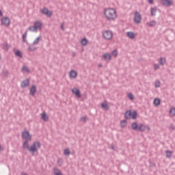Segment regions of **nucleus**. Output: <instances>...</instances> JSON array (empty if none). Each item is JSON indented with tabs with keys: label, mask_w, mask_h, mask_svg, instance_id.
<instances>
[{
	"label": "nucleus",
	"mask_w": 175,
	"mask_h": 175,
	"mask_svg": "<svg viewBox=\"0 0 175 175\" xmlns=\"http://www.w3.org/2000/svg\"><path fill=\"white\" fill-rule=\"evenodd\" d=\"M104 14L107 20H116L117 18V12L114 8L105 9Z\"/></svg>",
	"instance_id": "nucleus-1"
},
{
	"label": "nucleus",
	"mask_w": 175,
	"mask_h": 175,
	"mask_svg": "<svg viewBox=\"0 0 175 175\" xmlns=\"http://www.w3.org/2000/svg\"><path fill=\"white\" fill-rule=\"evenodd\" d=\"M41 144L40 142H34L29 148H28L29 152H31L32 154H35V152H38V150L40 148Z\"/></svg>",
	"instance_id": "nucleus-2"
},
{
	"label": "nucleus",
	"mask_w": 175,
	"mask_h": 175,
	"mask_svg": "<svg viewBox=\"0 0 175 175\" xmlns=\"http://www.w3.org/2000/svg\"><path fill=\"white\" fill-rule=\"evenodd\" d=\"M22 139H25V140L31 141L32 140V135L29 134V131H25L22 132Z\"/></svg>",
	"instance_id": "nucleus-3"
},
{
	"label": "nucleus",
	"mask_w": 175,
	"mask_h": 175,
	"mask_svg": "<svg viewBox=\"0 0 175 175\" xmlns=\"http://www.w3.org/2000/svg\"><path fill=\"white\" fill-rule=\"evenodd\" d=\"M134 21L135 24H140L142 23V15L137 11L135 12Z\"/></svg>",
	"instance_id": "nucleus-4"
},
{
	"label": "nucleus",
	"mask_w": 175,
	"mask_h": 175,
	"mask_svg": "<svg viewBox=\"0 0 175 175\" xmlns=\"http://www.w3.org/2000/svg\"><path fill=\"white\" fill-rule=\"evenodd\" d=\"M103 38L107 40H110V39L113 38V33L111 32V31L107 30L103 32Z\"/></svg>",
	"instance_id": "nucleus-5"
},
{
	"label": "nucleus",
	"mask_w": 175,
	"mask_h": 175,
	"mask_svg": "<svg viewBox=\"0 0 175 175\" xmlns=\"http://www.w3.org/2000/svg\"><path fill=\"white\" fill-rule=\"evenodd\" d=\"M1 21V24L5 27H9V25H10V18L8 16L2 18Z\"/></svg>",
	"instance_id": "nucleus-6"
},
{
	"label": "nucleus",
	"mask_w": 175,
	"mask_h": 175,
	"mask_svg": "<svg viewBox=\"0 0 175 175\" xmlns=\"http://www.w3.org/2000/svg\"><path fill=\"white\" fill-rule=\"evenodd\" d=\"M41 12L42 13V14H45V16H47V17H51V16H53V12L49 10L46 8H44L41 10Z\"/></svg>",
	"instance_id": "nucleus-7"
},
{
	"label": "nucleus",
	"mask_w": 175,
	"mask_h": 175,
	"mask_svg": "<svg viewBox=\"0 0 175 175\" xmlns=\"http://www.w3.org/2000/svg\"><path fill=\"white\" fill-rule=\"evenodd\" d=\"M163 6H172L173 1L172 0H160Z\"/></svg>",
	"instance_id": "nucleus-8"
},
{
	"label": "nucleus",
	"mask_w": 175,
	"mask_h": 175,
	"mask_svg": "<svg viewBox=\"0 0 175 175\" xmlns=\"http://www.w3.org/2000/svg\"><path fill=\"white\" fill-rule=\"evenodd\" d=\"M36 92H37L36 85H31L30 88V94L31 95V96H35V95H36Z\"/></svg>",
	"instance_id": "nucleus-9"
},
{
	"label": "nucleus",
	"mask_w": 175,
	"mask_h": 175,
	"mask_svg": "<svg viewBox=\"0 0 175 175\" xmlns=\"http://www.w3.org/2000/svg\"><path fill=\"white\" fill-rule=\"evenodd\" d=\"M72 94H75L77 98H81V93L80 92V90L77 88H74L72 90Z\"/></svg>",
	"instance_id": "nucleus-10"
},
{
	"label": "nucleus",
	"mask_w": 175,
	"mask_h": 175,
	"mask_svg": "<svg viewBox=\"0 0 175 175\" xmlns=\"http://www.w3.org/2000/svg\"><path fill=\"white\" fill-rule=\"evenodd\" d=\"M131 118H132V111H131V110H127L124 113V118H126V120H131Z\"/></svg>",
	"instance_id": "nucleus-11"
},
{
	"label": "nucleus",
	"mask_w": 175,
	"mask_h": 175,
	"mask_svg": "<svg viewBox=\"0 0 175 175\" xmlns=\"http://www.w3.org/2000/svg\"><path fill=\"white\" fill-rule=\"evenodd\" d=\"M28 85H29V79H25L21 83L22 88H25V87H28Z\"/></svg>",
	"instance_id": "nucleus-12"
},
{
	"label": "nucleus",
	"mask_w": 175,
	"mask_h": 175,
	"mask_svg": "<svg viewBox=\"0 0 175 175\" xmlns=\"http://www.w3.org/2000/svg\"><path fill=\"white\" fill-rule=\"evenodd\" d=\"M131 128L133 131H139V124L137 122H134L131 124Z\"/></svg>",
	"instance_id": "nucleus-13"
},
{
	"label": "nucleus",
	"mask_w": 175,
	"mask_h": 175,
	"mask_svg": "<svg viewBox=\"0 0 175 175\" xmlns=\"http://www.w3.org/2000/svg\"><path fill=\"white\" fill-rule=\"evenodd\" d=\"M70 77L71 79H76V77H77V72H76L75 70H72L70 72Z\"/></svg>",
	"instance_id": "nucleus-14"
},
{
	"label": "nucleus",
	"mask_w": 175,
	"mask_h": 175,
	"mask_svg": "<svg viewBox=\"0 0 175 175\" xmlns=\"http://www.w3.org/2000/svg\"><path fill=\"white\" fill-rule=\"evenodd\" d=\"M146 129H147V126L144 125V124H139L138 131H139V132H144Z\"/></svg>",
	"instance_id": "nucleus-15"
},
{
	"label": "nucleus",
	"mask_w": 175,
	"mask_h": 175,
	"mask_svg": "<svg viewBox=\"0 0 175 175\" xmlns=\"http://www.w3.org/2000/svg\"><path fill=\"white\" fill-rule=\"evenodd\" d=\"M157 10H158V8L154 7L150 9V16H154L157 14Z\"/></svg>",
	"instance_id": "nucleus-16"
},
{
	"label": "nucleus",
	"mask_w": 175,
	"mask_h": 175,
	"mask_svg": "<svg viewBox=\"0 0 175 175\" xmlns=\"http://www.w3.org/2000/svg\"><path fill=\"white\" fill-rule=\"evenodd\" d=\"M14 52L15 53V55L16 57H19V58H23V53H21V51L14 49Z\"/></svg>",
	"instance_id": "nucleus-17"
},
{
	"label": "nucleus",
	"mask_w": 175,
	"mask_h": 175,
	"mask_svg": "<svg viewBox=\"0 0 175 175\" xmlns=\"http://www.w3.org/2000/svg\"><path fill=\"white\" fill-rule=\"evenodd\" d=\"M34 26L36 27V29L37 30L42 29V22H40V21H36L34 23Z\"/></svg>",
	"instance_id": "nucleus-18"
},
{
	"label": "nucleus",
	"mask_w": 175,
	"mask_h": 175,
	"mask_svg": "<svg viewBox=\"0 0 175 175\" xmlns=\"http://www.w3.org/2000/svg\"><path fill=\"white\" fill-rule=\"evenodd\" d=\"M126 33L128 38H130V39H135L136 38V34L132 31H128Z\"/></svg>",
	"instance_id": "nucleus-19"
},
{
	"label": "nucleus",
	"mask_w": 175,
	"mask_h": 175,
	"mask_svg": "<svg viewBox=\"0 0 175 175\" xmlns=\"http://www.w3.org/2000/svg\"><path fill=\"white\" fill-rule=\"evenodd\" d=\"M41 118L43 121H49V116L46 112H43L41 115Z\"/></svg>",
	"instance_id": "nucleus-20"
},
{
	"label": "nucleus",
	"mask_w": 175,
	"mask_h": 175,
	"mask_svg": "<svg viewBox=\"0 0 175 175\" xmlns=\"http://www.w3.org/2000/svg\"><path fill=\"white\" fill-rule=\"evenodd\" d=\"M159 65H162V66L165 65V64H166V59H165V58L163 57H160L159 59Z\"/></svg>",
	"instance_id": "nucleus-21"
},
{
	"label": "nucleus",
	"mask_w": 175,
	"mask_h": 175,
	"mask_svg": "<svg viewBox=\"0 0 175 175\" xmlns=\"http://www.w3.org/2000/svg\"><path fill=\"white\" fill-rule=\"evenodd\" d=\"M28 142H29V141L25 140V142L23 144V148L27 149V150H28V148H29V144H28Z\"/></svg>",
	"instance_id": "nucleus-22"
},
{
	"label": "nucleus",
	"mask_w": 175,
	"mask_h": 175,
	"mask_svg": "<svg viewBox=\"0 0 175 175\" xmlns=\"http://www.w3.org/2000/svg\"><path fill=\"white\" fill-rule=\"evenodd\" d=\"M153 103H154V106H159V105H161V99L154 98Z\"/></svg>",
	"instance_id": "nucleus-23"
},
{
	"label": "nucleus",
	"mask_w": 175,
	"mask_h": 175,
	"mask_svg": "<svg viewBox=\"0 0 175 175\" xmlns=\"http://www.w3.org/2000/svg\"><path fill=\"white\" fill-rule=\"evenodd\" d=\"M81 44L82 46H87V44H88V40H87V38H83L81 40Z\"/></svg>",
	"instance_id": "nucleus-24"
},
{
	"label": "nucleus",
	"mask_w": 175,
	"mask_h": 175,
	"mask_svg": "<svg viewBox=\"0 0 175 175\" xmlns=\"http://www.w3.org/2000/svg\"><path fill=\"white\" fill-rule=\"evenodd\" d=\"M131 118L133 120H136V118H137V111H134L133 113H131Z\"/></svg>",
	"instance_id": "nucleus-25"
},
{
	"label": "nucleus",
	"mask_w": 175,
	"mask_h": 175,
	"mask_svg": "<svg viewBox=\"0 0 175 175\" xmlns=\"http://www.w3.org/2000/svg\"><path fill=\"white\" fill-rule=\"evenodd\" d=\"M54 174L55 175H62V172L58 168H54Z\"/></svg>",
	"instance_id": "nucleus-26"
},
{
	"label": "nucleus",
	"mask_w": 175,
	"mask_h": 175,
	"mask_svg": "<svg viewBox=\"0 0 175 175\" xmlns=\"http://www.w3.org/2000/svg\"><path fill=\"white\" fill-rule=\"evenodd\" d=\"M29 31H31V32H38V29H36V27H35V25L33 26H30L29 27Z\"/></svg>",
	"instance_id": "nucleus-27"
},
{
	"label": "nucleus",
	"mask_w": 175,
	"mask_h": 175,
	"mask_svg": "<svg viewBox=\"0 0 175 175\" xmlns=\"http://www.w3.org/2000/svg\"><path fill=\"white\" fill-rule=\"evenodd\" d=\"M104 59H108V61H110L111 59V55H110L109 53H105L103 55Z\"/></svg>",
	"instance_id": "nucleus-28"
},
{
	"label": "nucleus",
	"mask_w": 175,
	"mask_h": 175,
	"mask_svg": "<svg viewBox=\"0 0 175 175\" xmlns=\"http://www.w3.org/2000/svg\"><path fill=\"white\" fill-rule=\"evenodd\" d=\"M120 125H121L122 128H125V126H126V125H127L126 120H121Z\"/></svg>",
	"instance_id": "nucleus-29"
},
{
	"label": "nucleus",
	"mask_w": 175,
	"mask_h": 175,
	"mask_svg": "<svg viewBox=\"0 0 175 175\" xmlns=\"http://www.w3.org/2000/svg\"><path fill=\"white\" fill-rule=\"evenodd\" d=\"M148 25H149V27H155L157 25V21H150L148 23Z\"/></svg>",
	"instance_id": "nucleus-30"
},
{
	"label": "nucleus",
	"mask_w": 175,
	"mask_h": 175,
	"mask_svg": "<svg viewBox=\"0 0 175 175\" xmlns=\"http://www.w3.org/2000/svg\"><path fill=\"white\" fill-rule=\"evenodd\" d=\"M27 31H26L22 36L23 42H24L25 43H27V40H25V38H27Z\"/></svg>",
	"instance_id": "nucleus-31"
},
{
	"label": "nucleus",
	"mask_w": 175,
	"mask_h": 175,
	"mask_svg": "<svg viewBox=\"0 0 175 175\" xmlns=\"http://www.w3.org/2000/svg\"><path fill=\"white\" fill-rule=\"evenodd\" d=\"M165 154L167 158H170L172 157V154H173V152H172V150H166Z\"/></svg>",
	"instance_id": "nucleus-32"
},
{
	"label": "nucleus",
	"mask_w": 175,
	"mask_h": 175,
	"mask_svg": "<svg viewBox=\"0 0 175 175\" xmlns=\"http://www.w3.org/2000/svg\"><path fill=\"white\" fill-rule=\"evenodd\" d=\"M170 114H171V116H175V108L172 107L170 109Z\"/></svg>",
	"instance_id": "nucleus-33"
},
{
	"label": "nucleus",
	"mask_w": 175,
	"mask_h": 175,
	"mask_svg": "<svg viewBox=\"0 0 175 175\" xmlns=\"http://www.w3.org/2000/svg\"><path fill=\"white\" fill-rule=\"evenodd\" d=\"M64 154L65 155H70V150H69V148L65 149Z\"/></svg>",
	"instance_id": "nucleus-34"
},
{
	"label": "nucleus",
	"mask_w": 175,
	"mask_h": 175,
	"mask_svg": "<svg viewBox=\"0 0 175 175\" xmlns=\"http://www.w3.org/2000/svg\"><path fill=\"white\" fill-rule=\"evenodd\" d=\"M39 40H40V36H38L33 42V44H38Z\"/></svg>",
	"instance_id": "nucleus-35"
},
{
	"label": "nucleus",
	"mask_w": 175,
	"mask_h": 175,
	"mask_svg": "<svg viewBox=\"0 0 175 175\" xmlns=\"http://www.w3.org/2000/svg\"><path fill=\"white\" fill-rule=\"evenodd\" d=\"M111 55H113V57H117L118 55V52L117 50L112 51Z\"/></svg>",
	"instance_id": "nucleus-36"
},
{
	"label": "nucleus",
	"mask_w": 175,
	"mask_h": 175,
	"mask_svg": "<svg viewBox=\"0 0 175 175\" xmlns=\"http://www.w3.org/2000/svg\"><path fill=\"white\" fill-rule=\"evenodd\" d=\"M22 70H24L25 72H27V73H29V72H31V71L29 70V68H28V67L26 66H24L23 67Z\"/></svg>",
	"instance_id": "nucleus-37"
},
{
	"label": "nucleus",
	"mask_w": 175,
	"mask_h": 175,
	"mask_svg": "<svg viewBox=\"0 0 175 175\" xmlns=\"http://www.w3.org/2000/svg\"><path fill=\"white\" fill-rule=\"evenodd\" d=\"M129 99H131V100H133V99H135V96H133V94L129 93Z\"/></svg>",
	"instance_id": "nucleus-38"
},
{
	"label": "nucleus",
	"mask_w": 175,
	"mask_h": 175,
	"mask_svg": "<svg viewBox=\"0 0 175 175\" xmlns=\"http://www.w3.org/2000/svg\"><path fill=\"white\" fill-rule=\"evenodd\" d=\"M155 87H156V88L161 87V82L159 81H157L155 82Z\"/></svg>",
	"instance_id": "nucleus-39"
},
{
	"label": "nucleus",
	"mask_w": 175,
	"mask_h": 175,
	"mask_svg": "<svg viewBox=\"0 0 175 175\" xmlns=\"http://www.w3.org/2000/svg\"><path fill=\"white\" fill-rule=\"evenodd\" d=\"M159 68H160L159 64H155L154 65V70H158V69H159Z\"/></svg>",
	"instance_id": "nucleus-40"
},
{
	"label": "nucleus",
	"mask_w": 175,
	"mask_h": 175,
	"mask_svg": "<svg viewBox=\"0 0 175 175\" xmlns=\"http://www.w3.org/2000/svg\"><path fill=\"white\" fill-rule=\"evenodd\" d=\"M81 121H82V122H85L87 121V116L81 118Z\"/></svg>",
	"instance_id": "nucleus-41"
},
{
	"label": "nucleus",
	"mask_w": 175,
	"mask_h": 175,
	"mask_svg": "<svg viewBox=\"0 0 175 175\" xmlns=\"http://www.w3.org/2000/svg\"><path fill=\"white\" fill-rule=\"evenodd\" d=\"M28 50H29L30 51H35L36 50V47L29 46Z\"/></svg>",
	"instance_id": "nucleus-42"
},
{
	"label": "nucleus",
	"mask_w": 175,
	"mask_h": 175,
	"mask_svg": "<svg viewBox=\"0 0 175 175\" xmlns=\"http://www.w3.org/2000/svg\"><path fill=\"white\" fill-rule=\"evenodd\" d=\"M101 107H102L103 109H107L108 105H107V104L102 103V104H101Z\"/></svg>",
	"instance_id": "nucleus-43"
},
{
	"label": "nucleus",
	"mask_w": 175,
	"mask_h": 175,
	"mask_svg": "<svg viewBox=\"0 0 175 175\" xmlns=\"http://www.w3.org/2000/svg\"><path fill=\"white\" fill-rule=\"evenodd\" d=\"M57 163H58L59 166H62V160L59 159L57 160Z\"/></svg>",
	"instance_id": "nucleus-44"
},
{
	"label": "nucleus",
	"mask_w": 175,
	"mask_h": 175,
	"mask_svg": "<svg viewBox=\"0 0 175 175\" xmlns=\"http://www.w3.org/2000/svg\"><path fill=\"white\" fill-rule=\"evenodd\" d=\"M5 49H7V50H8V49H10V45H9V44H5Z\"/></svg>",
	"instance_id": "nucleus-45"
},
{
	"label": "nucleus",
	"mask_w": 175,
	"mask_h": 175,
	"mask_svg": "<svg viewBox=\"0 0 175 175\" xmlns=\"http://www.w3.org/2000/svg\"><path fill=\"white\" fill-rule=\"evenodd\" d=\"M3 75H4V76H8V75L9 74V72L8 71H3Z\"/></svg>",
	"instance_id": "nucleus-46"
},
{
	"label": "nucleus",
	"mask_w": 175,
	"mask_h": 175,
	"mask_svg": "<svg viewBox=\"0 0 175 175\" xmlns=\"http://www.w3.org/2000/svg\"><path fill=\"white\" fill-rule=\"evenodd\" d=\"M77 53L76 52H72V57H76Z\"/></svg>",
	"instance_id": "nucleus-47"
},
{
	"label": "nucleus",
	"mask_w": 175,
	"mask_h": 175,
	"mask_svg": "<svg viewBox=\"0 0 175 175\" xmlns=\"http://www.w3.org/2000/svg\"><path fill=\"white\" fill-rule=\"evenodd\" d=\"M148 2H149V3L152 5V3H154V0H148Z\"/></svg>",
	"instance_id": "nucleus-48"
},
{
	"label": "nucleus",
	"mask_w": 175,
	"mask_h": 175,
	"mask_svg": "<svg viewBox=\"0 0 175 175\" xmlns=\"http://www.w3.org/2000/svg\"><path fill=\"white\" fill-rule=\"evenodd\" d=\"M3 13L2 12V11L0 10V17H3Z\"/></svg>",
	"instance_id": "nucleus-49"
},
{
	"label": "nucleus",
	"mask_w": 175,
	"mask_h": 175,
	"mask_svg": "<svg viewBox=\"0 0 175 175\" xmlns=\"http://www.w3.org/2000/svg\"><path fill=\"white\" fill-rule=\"evenodd\" d=\"M109 148H111V150H114V146L113 145H111Z\"/></svg>",
	"instance_id": "nucleus-50"
},
{
	"label": "nucleus",
	"mask_w": 175,
	"mask_h": 175,
	"mask_svg": "<svg viewBox=\"0 0 175 175\" xmlns=\"http://www.w3.org/2000/svg\"><path fill=\"white\" fill-rule=\"evenodd\" d=\"M61 28H62V31H64V25H61Z\"/></svg>",
	"instance_id": "nucleus-51"
},
{
	"label": "nucleus",
	"mask_w": 175,
	"mask_h": 175,
	"mask_svg": "<svg viewBox=\"0 0 175 175\" xmlns=\"http://www.w3.org/2000/svg\"><path fill=\"white\" fill-rule=\"evenodd\" d=\"M146 129H148V131H150V126H146Z\"/></svg>",
	"instance_id": "nucleus-52"
},
{
	"label": "nucleus",
	"mask_w": 175,
	"mask_h": 175,
	"mask_svg": "<svg viewBox=\"0 0 175 175\" xmlns=\"http://www.w3.org/2000/svg\"><path fill=\"white\" fill-rule=\"evenodd\" d=\"M99 68H102V64L98 65Z\"/></svg>",
	"instance_id": "nucleus-53"
},
{
	"label": "nucleus",
	"mask_w": 175,
	"mask_h": 175,
	"mask_svg": "<svg viewBox=\"0 0 175 175\" xmlns=\"http://www.w3.org/2000/svg\"><path fill=\"white\" fill-rule=\"evenodd\" d=\"M22 175H28L27 173H23Z\"/></svg>",
	"instance_id": "nucleus-54"
},
{
	"label": "nucleus",
	"mask_w": 175,
	"mask_h": 175,
	"mask_svg": "<svg viewBox=\"0 0 175 175\" xmlns=\"http://www.w3.org/2000/svg\"><path fill=\"white\" fill-rule=\"evenodd\" d=\"M1 145H0V151H1Z\"/></svg>",
	"instance_id": "nucleus-55"
}]
</instances>
